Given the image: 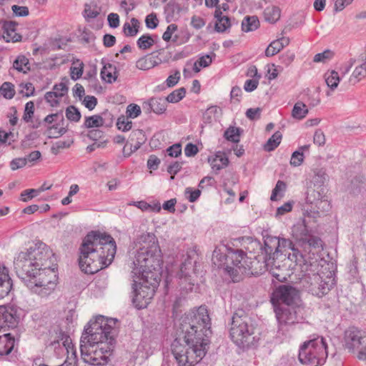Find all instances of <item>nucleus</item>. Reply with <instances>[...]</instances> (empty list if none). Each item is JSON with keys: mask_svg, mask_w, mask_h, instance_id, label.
I'll use <instances>...</instances> for the list:
<instances>
[{"mask_svg": "<svg viewBox=\"0 0 366 366\" xmlns=\"http://www.w3.org/2000/svg\"><path fill=\"white\" fill-rule=\"evenodd\" d=\"M325 81L328 87H330L332 90H334L337 87L340 77L336 71L332 70L327 71L325 73Z\"/></svg>", "mask_w": 366, "mask_h": 366, "instance_id": "nucleus-38", "label": "nucleus"}, {"mask_svg": "<svg viewBox=\"0 0 366 366\" xmlns=\"http://www.w3.org/2000/svg\"><path fill=\"white\" fill-rule=\"evenodd\" d=\"M179 337L172 344L177 366H193L206 355L212 334L211 320L206 307L186 314L181 319Z\"/></svg>", "mask_w": 366, "mask_h": 366, "instance_id": "nucleus-1", "label": "nucleus"}, {"mask_svg": "<svg viewBox=\"0 0 366 366\" xmlns=\"http://www.w3.org/2000/svg\"><path fill=\"white\" fill-rule=\"evenodd\" d=\"M240 134L241 129L239 128L230 127L224 132V137L230 142L238 143Z\"/></svg>", "mask_w": 366, "mask_h": 366, "instance_id": "nucleus-45", "label": "nucleus"}, {"mask_svg": "<svg viewBox=\"0 0 366 366\" xmlns=\"http://www.w3.org/2000/svg\"><path fill=\"white\" fill-rule=\"evenodd\" d=\"M231 26L230 19L227 16L221 18L216 21L215 30L217 32H224Z\"/></svg>", "mask_w": 366, "mask_h": 366, "instance_id": "nucleus-55", "label": "nucleus"}, {"mask_svg": "<svg viewBox=\"0 0 366 366\" xmlns=\"http://www.w3.org/2000/svg\"><path fill=\"white\" fill-rule=\"evenodd\" d=\"M135 252L132 266L134 278L132 302L138 310L146 308L153 298L161 280L162 252L154 235Z\"/></svg>", "mask_w": 366, "mask_h": 366, "instance_id": "nucleus-2", "label": "nucleus"}, {"mask_svg": "<svg viewBox=\"0 0 366 366\" xmlns=\"http://www.w3.org/2000/svg\"><path fill=\"white\" fill-rule=\"evenodd\" d=\"M142 107L147 114L154 112L157 114H162L167 110V103L162 97H152L142 104Z\"/></svg>", "mask_w": 366, "mask_h": 366, "instance_id": "nucleus-21", "label": "nucleus"}, {"mask_svg": "<svg viewBox=\"0 0 366 366\" xmlns=\"http://www.w3.org/2000/svg\"><path fill=\"white\" fill-rule=\"evenodd\" d=\"M327 343L323 337L313 336L300 345L298 359L304 365H322L327 357Z\"/></svg>", "mask_w": 366, "mask_h": 366, "instance_id": "nucleus-6", "label": "nucleus"}, {"mask_svg": "<svg viewBox=\"0 0 366 366\" xmlns=\"http://www.w3.org/2000/svg\"><path fill=\"white\" fill-rule=\"evenodd\" d=\"M277 258L276 257L267 255L261 252V254L258 255L256 260L252 262L254 263V267L249 270V274H259L268 270L278 281L282 282L285 280V277L280 272V265L276 264L275 259Z\"/></svg>", "mask_w": 366, "mask_h": 366, "instance_id": "nucleus-12", "label": "nucleus"}, {"mask_svg": "<svg viewBox=\"0 0 366 366\" xmlns=\"http://www.w3.org/2000/svg\"><path fill=\"white\" fill-rule=\"evenodd\" d=\"M355 354L360 360H366V334L356 347Z\"/></svg>", "mask_w": 366, "mask_h": 366, "instance_id": "nucleus-52", "label": "nucleus"}, {"mask_svg": "<svg viewBox=\"0 0 366 366\" xmlns=\"http://www.w3.org/2000/svg\"><path fill=\"white\" fill-rule=\"evenodd\" d=\"M365 78H366V56L363 59L362 63L355 67L349 81L354 85Z\"/></svg>", "mask_w": 366, "mask_h": 366, "instance_id": "nucleus-32", "label": "nucleus"}, {"mask_svg": "<svg viewBox=\"0 0 366 366\" xmlns=\"http://www.w3.org/2000/svg\"><path fill=\"white\" fill-rule=\"evenodd\" d=\"M72 143L73 140L71 139L66 141H58L51 146V152L53 154L56 155L59 153L61 149L69 148Z\"/></svg>", "mask_w": 366, "mask_h": 366, "instance_id": "nucleus-53", "label": "nucleus"}, {"mask_svg": "<svg viewBox=\"0 0 366 366\" xmlns=\"http://www.w3.org/2000/svg\"><path fill=\"white\" fill-rule=\"evenodd\" d=\"M287 249L292 250V252L288 254V259L291 262H294L297 266L302 267V264L307 266L305 257L297 249L295 248L292 241L287 239L276 237H267L264 239V246L261 252L277 257L279 253L286 252Z\"/></svg>", "mask_w": 366, "mask_h": 366, "instance_id": "nucleus-8", "label": "nucleus"}, {"mask_svg": "<svg viewBox=\"0 0 366 366\" xmlns=\"http://www.w3.org/2000/svg\"><path fill=\"white\" fill-rule=\"evenodd\" d=\"M17 24L14 21H4L2 26V37L6 42H16L21 36L16 32Z\"/></svg>", "mask_w": 366, "mask_h": 366, "instance_id": "nucleus-25", "label": "nucleus"}, {"mask_svg": "<svg viewBox=\"0 0 366 366\" xmlns=\"http://www.w3.org/2000/svg\"><path fill=\"white\" fill-rule=\"evenodd\" d=\"M193 265L190 260L185 261L181 264L179 272L174 277V280L167 278L166 282L167 286L169 283L172 282L174 284L177 285V287L180 291L186 293L192 291L194 286V281L192 277L191 272L192 270Z\"/></svg>", "mask_w": 366, "mask_h": 366, "instance_id": "nucleus-14", "label": "nucleus"}, {"mask_svg": "<svg viewBox=\"0 0 366 366\" xmlns=\"http://www.w3.org/2000/svg\"><path fill=\"white\" fill-rule=\"evenodd\" d=\"M208 161L212 169L217 172L227 167L229 164L228 158L221 152H217L214 157H209Z\"/></svg>", "mask_w": 366, "mask_h": 366, "instance_id": "nucleus-29", "label": "nucleus"}, {"mask_svg": "<svg viewBox=\"0 0 366 366\" xmlns=\"http://www.w3.org/2000/svg\"><path fill=\"white\" fill-rule=\"evenodd\" d=\"M116 252V242L110 234L92 231L79 248V267L85 273L94 274L113 262Z\"/></svg>", "mask_w": 366, "mask_h": 366, "instance_id": "nucleus-3", "label": "nucleus"}, {"mask_svg": "<svg viewBox=\"0 0 366 366\" xmlns=\"http://www.w3.org/2000/svg\"><path fill=\"white\" fill-rule=\"evenodd\" d=\"M102 64H103V67L101 70L100 74L103 81L107 83H112L116 81L117 78V71L115 65L104 61L102 60Z\"/></svg>", "mask_w": 366, "mask_h": 366, "instance_id": "nucleus-26", "label": "nucleus"}, {"mask_svg": "<svg viewBox=\"0 0 366 366\" xmlns=\"http://www.w3.org/2000/svg\"><path fill=\"white\" fill-rule=\"evenodd\" d=\"M1 94L6 99H12L15 94L14 86L10 82H4L0 87Z\"/></svg>", "mask_w": 366, "mask_h": 366, "instance_id": "nucleus-50", "label": "nucleus"}, {"mask_svg": "<svg viewBox=\"0 0 366 366\" xmlns=\"http://www.w3.org/2000/svg\"><path fill=\"white\" fill-rule=\"evenodd\" d=\"M137 44L139 49L146 50L154 44V41L150 35L144 34L139 38Z\"/></svg>", "mask_w": 366, "mask_h": 366, "instance_id": "nucleus-49", "label": "nucleus"}, {"mask_svg": "<svg viewBox=\"0 0 366 366\" xmlns=\"http://www.w3.org/2000/svg\"><path fill=\"white\" fill-rule=\"evenodd\" d=\"M282 137V133L279 131L276 132L264 145V150L267 152L273 151L280 145Z\"/></svg>", "mask_w": 366, "mask_h": 366, "instance_id": "nucleus-36", "label": "nucleus"}, {"mask_svg": "<svg viewBox=\"0 0 366 366\" xmlns=\"http://www.w3.org/2000/svg\"><path fill=\"white\" fill-rule=\"evenodd\" d=\"M212 59L209 55H203L200 56L197 61L194 62L193 70L194 72L198 73L202 67H207L212 64Z\"/></svg>", "mask_w": 366, "mask_h": 366, "instance_id": "nucleus-47", "label": "nucleus"}, {"mask_svg": "<svg viewBox=\"0 0 366 366\" xmlns=\"http://www.w3.org/2000/svg\"><path fill=\"white\" fill-rule=\"evenodd\" d=\"M14 346V339L11 334H5L0 336V355L9 354Z\"/></svg>", "mask_w": 366, "mask_h": 366, "instance_id": "nucleus-31", "label": "nucleus"}, {"mask_svg": "<svg viewBox=\"0 0 366 366\" xmlns=\"http://www.w3.org/2000/svg\"><path fill=\"white\" fill-rule=\"evenodd\" d=\"M334 56V52L330 49H326L322 53H318L315 55L313 61L316 63L322 62L325 63L330 60Z\"/></svg>", "mask_w": 366, "mask_h": 366, "instance_id": "nucleus-54", "label": "nucleus"}, {"mask_svg": "<svg viewBox=\"0 0 366 366\" xmlns=\"http://www.w3.org/2000/svg\"><path fill=\"white\" fill-rule=\"evenodd\" d=\"M134 139H137L139 141L135 144H134V145L131 144L130 145V150H129V152L127 154L128 156L131 153L134 152L137 150H138L140 148V147L142 144V143H144V139L143 132L142 130L133 131L131 133L130 139H131V141H133Z\"/></svg>", "mask_w": 366, "mask_h": 366, "instance_id": "nucleus-40", "label": "nucleus"}, {"mask_svg": "<svg viewBox=\"0 0 366 366\" xmlns=\"http://www.w3.org/2000/svg\"><path fill=\"white\" fill-rule=\"evenodd\" d=\"M57 282L58 275L54 268L41 269V271L36 274V277L27 280V282H32V284L51 286V284H53L54 286H56Z\"/></svg>", "mask_w": 366, "mask_h": 366, "instance_id": "nucleus-19", "label": "nucleus"}, {"mask_svg": "<svg viewBox=\"0 0 366 366\" xmlns=\"http://www.w3.org/2000/svg\"><path fill=\"white\" fill-rule=\"evenodd\" d=\"M104 124L103 117L100 115H93L87 117L84 121L86 128H94L102 127Z\"/></svg>", "mask_w": 366, "mask_h": 366, "instance_id": "nucleus-43", "label": "nucleus"}, {"mask_svg": "<svg viewBox=\"0 0 366 366\" xmlns=\"http://www.w3.org/2000/svg\"><path fill=\"white\" fill-rule=\"evenodd\" d=\"M297 229L300 232L299 239L302 242V244L305 249H316L322 247V242L321 239L310 234L309 231L305 224L298 225Z\"/></svg>", "mask_w": 366, "mask_h": 366, "instance_id": "nucleus-20", "label": "nucleus"}, {"mask_svg": "<svg viewBox=\"0 0 366 366\" xmlns=\"http://www.w3.org/2000/svg\"><path fill=\"white\" fill-rule=\"evenodd\" d=\"M264 16L267 21L274 24L280 18V10L277 6H269L264 9Z\"/></svg>", "mask_w": 366, "mask_h": 366, "instance_id": "nucleus-34", "label": "nucleus"}, {"mask_svg": "<svg viewBox=\"0 0 366 366\" xmlns=\"http://www.w3.org/2000/svg\"><path fill=\"white\" fill-rule=\"evenodd\" d=\"M56 121H61L62 122V126L59 127L60 124H54L53 126L48 127L49 131L54 130L53 137L55 138L62 136L67 131L66 128L63 127L64 120V116H63L62 112H56L55 114H49L44 119V122L48 124H51L53 122H56Z\"/></svg>", "mask_w": 366, "mask_h": 366, "instance_id": "nucleus-22", "label": "nucleus"}, {"mask_svg": "<svg viewBox=\"0 0 366 366\" xmlns=\"http://www.w3.org/2000/svg\"><path fill=\"white\" fill-rule=\"evenodd\" d=\"M308 113L307 106L302 102H297L293 107L292 115L295 119H302Z\"/></svg>", "mask_w": 366, "mask_h": 366, "instance_id": "nucleus-39", "label": "nucleus"}, {"mask_svg": "<svg viewBox=\"0 0 366 366\" xmlns=\"http://www.w3.org/2000/svg\"><path fill=\"white\" fill-rule=\"evenodd\" d=\"M365 333L355 327H350L345 331L344 347L349 352L355 354V348Z\"/></svg>", "mask_w": 366, "mask_h": 366, "instance_id": "nucleus-18", "label": "nucleus"}, {"mask_svg": "<svg viewBox=\"0 0 366 366\" xmlns=\"http://www.w3.org/2000/svg\"><path fill=\"white\" fill-rule=\"evenodd\" d=\"M366 181L365 178L362 175L355 177L351 181V190L353 193H357L365 190Z\"/></svg>", "mask_w": 366, "mask_h": 366, "instance_id": "nucleus-42", "label": "nucleus"}, {"mask_svg": "<svg viewBox=\"0 0 366 366\" xmlns=\"http://www.w3.org/2000/svg\"><path fill=\"white\" fill-rule=\"evenodd\" d=\"M222 114V109L219 107L211 106L208 107L203 114V122L209 124L217 122Z\"/></svg>", "mask_w": 366, "mask_h": 366, "instance_id": "nucleus-30", "label": "nucleus"}, {"mask_svg": "<svg viewBox=\"0 0 366 366\" xmlns=\"http://www.w3.org/2000/svg\"><path fill=\"white\" fill-rule=\"evenodd\" d=\"M323 189L309 187L307 191L306 203L311 205V211L319 213L320 212H327L330 209V202L324 199L322 195Z\"/></svg>", "mask_w": 366, "mask_h": 366, "instance_id": "nucleus-16", "label": "nucleus"}, {"mask_svg": "<svg viewBox=\"0 0 366 366\" xmlns=\"http://www.w3.org/2000/svg\"><path fill=\"white\" fill-rule=\"evenodd\" d=\"M27 287L35 294L41 296V297H48L55 290L56 286H54L53 284L51 285H36L32 284V282H26Z\"/></svg>", "mask_w": 366, "mask_h": 366, "instance_id": "nucleus-28", "label": "nucleus"}, {"mask_svg": "<svg viewBox=\"0 0 366 366\" xmlns=\"http://www.w3.org/2000/svg\"><path fill=\"white\" fill-rule=\"evenodd\" d=\"M83 74V66L82 63L79 66H71L70 68V76L71 79L76 81L79 79Z\"/></svg>", "mask_w": 366, "mask_h": 366, "instance_id": "nucleus-63", "label": "nucleus"}, {"mask_svg": "<svg viewBox=\"0 0 366 366\" xmlns=\"http://www.w3.org/2000/svg\"><path fill=\"white\" fill-rule=\"evenodd\" d=\"M27 164V159L26 157L16 158L10 162L11 169L15 171L18 169L24 167Z\"/></svg>", "mask_w": 366, "mask_h": 366, "instance_id": "nucleus-59", "label": "nucleus"}, {"mask_svg": "<svg viewBox=\"0 0 366 366\" xmlns=\"http://www.w3.org/2000/svg\"><path fill=\"white\" fill-rule=\"evenodd\" d=\"M286 189L287 184L285 182L282 180H278L274 188L272 189L270 199L272 201H276L283 197Z\"/></svg>", "mask_w": 366, "mask_h": 366, "instance_id": "nucleus-41", "label": "nucleus"}, {"mask_svg": "<svg viewBox=\"0 0 366 366\" xmlns=\"http://www.w3.org/2000/svg\"><path fill=\"white\" fill-rule=\"evenodd\" d=\"M297 310H299L298 307L281 305L274 307V312L280 329L284 326L292 325L299 322Z\"/></svg>", "mask_w": 366, "mask_h": 366, "instance_id": "nucleus-17", "label": "nucleus"}, {"mask_svg": "<svg viewBox=\"0 0 366 366\" xmlns=\"http://www.w3.org/2000/svg\"><path fill=\"white\" fill-rule=\"evenodd\" d=\"M113 320L98 316L90 320L84 327L80 340V344L88 345H102L101 343L114 344L116 330Z\"/></svg>", "mask_w": 366, "mask_h": 366, "instance_id": "nucleus-5", "label": "nucleus"}, {"mask_svg": "<svg viewBox=\"0 0 366 366\" xmlns=\"http://www.w3.org/2000/svg\"><path fill=\"white\" fill-rule=\"evenodd\" d=\"M14 68L18 71L27 73L30 70V64L29 59L24 56H19L14 61Z\"/></svg>", "mask_w": 366, "mask_h": 366, "instance_id": "nucleus-37", "label": "nucleus"}, {"mask_svg": "<svg viewBox=\"0 0 366 366\" xmlns=\"http://www.w3.org/2000/svg\"><path fill=\"white\" fill-rule=\"evenodd\" d=\"M212 260L219 268H223L234 282H239L245 274L254 267L246 253L242 249H229L227 255L222 254L219 249L216 248L212 253Z\"/></svg>", "mask_w": 366, "mask_h": 366, "instance_id": "nucleus-4", "label": "nucleus"}, {"mask_svg": "<svg viewBox=\"0 0 366 366\" xmlns=\"http://www.w3.org/2000/svg\"><path fill=\"white\" fill-rule=\"evenodd\" d=\"M12 285L8 268L0 263V299L9 295Z\"/></svg>", "mask_w": 366, "mask_h": 366, "instance_id": "nucleus-24", "label": "nucleus"}, {"mask_svg": "<svg viewBox=\"0 0 366 366\" xmlns=\"http://www.w3.org/2000/svg\"><path fill=\"white\" fill-rule=\"evenodd\" d=\"M290 44V39L288 37L282 36L272 41L265 50V55L267 56H272L279 53L284 47L288 46Z\"/></svg>", "mask_w": 366, "mask_h": 366, "instance_id": "nucleus-27", "label": "nucleus"}, {"mask_svg": "<svg viewBox=\"0 0 366 366\" xmlns=\"http://www.w3.org/2000/svg\"><path fill=\"white\" fill-rule=\"evenodd\" d=\"M139 22L135 19L132 18L131 22H126L123 26V31L127 36H134L139 31Z\"/></svg>", "mask_w": 366, "mask_h": 366, "instance_id": "nucleus-35", "label": "nucleus"}, {"mask_svg": "<svg viewBox=\"0 0 366 366\" xmlns=\"http://www.w3.org/2000/svg\"><path fill=\"white\" fill-rule=\"evenodd\" d=\"M45 100L51 107H56L61 99V95H56V92H48L44 95Z\"/></svg>", "mask_w": 366, "mask_h": 366, "instance_id": "nucleus-58", "label": "nucleus"}, {"mask_svg": "<svg viewBox=\"0 0 366 366\" xmlns=\"http://www.w3.org/2000/svg\"><path fill=\"white\" fill-rule=\"evenodd\" d=\"M327 174L322 169H316L314 171V175L312 179V183L314 187H317V189H321V187L324 184L326 180Z\"/></svg>", "mask_w": 366, "mask_h": 366, "instance_id": "nucleus-44", "label": "nucleus"}, {"mask_svg": "<svg viewBox=\"0 0 366 366\" xmlns=\"http://www.w3.org/2000/svg\"><path fill=\"white\" fill-rule=\"evenodd\" d=\"M306 265L302 264V267H300L301 271L305 272L302 280L304 287L312 295L321 297L330 290L332 286V280L329 278L326 281L322 280V277L318 273L312 272L311 274L310 272H315L312 268L317 267V264L310 263L308 264L306 262Z\"/></svg>", "mask_w": 366, "mask_h": 366, "instance_id": "nucleus-10", "label": "nucleus"}, {"mask_svg": "<svg viewBox=\"0 0 366 366\" xmlns=\"http://www.w3.org/2000/svg\"><path fill=\"white\" fill-rule=\"evenodd\" d=\"M18 322L19 317L13 308L0 306V328L5 326L14 327Z\"/></svg>", "mask_w": 366, "mask_h": 366, "instance_id": "nucleus-23", "label": "nucleus"}, {"mask_svg": "<svg viewBox=\"0 0 366 366\" xmlns=\"http://www.w3.org/2000/svg\"><path fill=\"white\" fill-rule=\"evenodd\" d=\"M300 300V292L290 285L280 286L274 291L271 297L274 307L278 305L297 307Z\"/></svg>", "mask_w": 366, "mask_h": 366, "instance_id": "nucleus-13", "label": "nucleus"}, {"mask_svg": "<svg viewBox=\"0 0 366 366\" xmlns=\"http://www.w3.org/2000/svg\"><path fill=\"white\" fill-rule=\"evenodd\" d=\"M34 113V104L33 102L30 101L28 102L24 108V112L23 115V120L25 122H29L31 121V119L33 117Z\"/></svg>", "mask_w": 366, "mask_h": 366, "instance_id": "nucleus-57", "label": "nucleus"}, {"mask_svg": "<svg viewBox=\"0 0 366 366\" xmlns=\"http://www.w3.org/2000/svg\"><path fill=\"white\" fill-rule=\"evenodd\" d=\"M154 61L151 57H142L137 60L136 66L141 70H148L154 66Z\"/></svg>", "mask_w": 366, "mask_h": 366, "instance_id": "nucleus-48", "label": "nucleus"}, {"mask_svg": "<svg viewBox=\"0 0 366 366\" xmlns=\"http://www.w3.org/2000/svg\"><path fill=\"white\" fill-rule=\"evenodd\" d=\"M34 258L36 265L39 270L51 269V265L55 260L52 250L44 243H40L34 248L28 249Z\"/></svg>", "mask_w": 366, "mask_h": 366, "instance_id": "nucleus-15", "label": "nucleus"}, {"mask_svg": "<svg viewBox=\"0 0 366 366\" xmlns=\"http://www.w3.org/2000/svg\"><path fill=\"white\" fill-rule=\"evenodd\" d=\"M99 14V11L97 7L92 8L89 5H86L84 11V16L86 19H95Z\"/></svg>", "mask_w": 366, "mask_h": 366, "instance_id": "nucleus-62", "label": "nucleus"}, {"mask_svg": "<svg viewBox=\"0 0 366 366\" xmlns=\"http://www.w3.org/2000/svg\"><path fill=\"white\" fill-rule=\"evenodd\" d=\"M34 262V259L29 250L20 252L14 261V269L16 274L26 282L29 279L36 277V274H37L40 270Z\"/></svg>", "mask_w": 366, "mask_h": 366, "instance_id": "nucleus-11", "label": "nucleus"}, {"mask_svg": "<svg viewBox=\"0 0 366 366\" xmlns=\"http://www.w3.org/2000/svg\"><path fill=\"white\" fill-rule=\"evenodd\" d=\"M254 330L251 317L244 311L240 310L233 315L229 335L232 340L238 347L245 348L252 344Z\"/></svg>", "mask_w": 366, "mask_h": 366, "instance_id": "nucleus-7", "label": "nucleus"}, {"mask_svg": "<svg viewBox=\"0 0 366 366\" xmlns=\"http://www.w3.org/2000/svg\"><path fill=\"white\" fill-rule=\"evenodd\" d=\"M141 114V108L139 105L131 104L127 108V116L129 118H136Z\"/></svg>", "mask_w": 366, "mask_h": 366, "instance_id": "nucleus-60", "label": "nucleus"}, {"mask_svg": "<svg viewBox=\"0 0 366 366\" xmlns=\"http://www.w3.org/2000/svg\"><path fill=\"white\" fill-rule=\"evenodd\" d=\"M128 116H121L117 119V127L122 132H127L132 129V122L129 119Z\"/></svg>", "mask_w": 366, "mask_h": 366, "instance_id": "nucleus-51", "label": "nucleus"}, {"mask_svg": "<svg viewBox=\"0 0 366 366\" xmlns=\"http://www.w3.org/2000/svg\"><path fill=\"white\" fill-rule=\"evenodd\" d=\"M304 160L303 152L300 151H295L292 154L290 159V164L294 167H298L302 164Z\"/></svg>", "mask_w": 366, "mask_h": 366, "instance_id": "nucleus-61", "label": "nucleus"}, {"mask_svg": "<svg viewBox=\"0 0 366 366\" xmlns=\"http://www.w3.org/2000/svg\"><path fill=\"white\" fill-rule=\"evenodd\" d=\"M66 118L73 122H79L81 118L80 112L74 106H69L66 109Z\"/></svg>", "mask_w": 366, "mask_h": 366, "instance_id": "nucleus-56", "label": "nucleus"}, {"mask_svg": "<svg viewBox=\"0 0 366 366\" xmlns=\"http://www.w3.org/2000/svg\"><path fill=\"white\" fill-rule=\"evenodd\" d=\"M259 26V21L256 16H247L242 22V29L244 32L256 30Z\"/></svg>", "mask_w": 366, "mask_h": 366, "instance_id": "nucleus-33", "label": "nucleus"}, {"mask_svg": "<svg viewBox=\"0 0 366 366\" xmlns=\"http://www.w3.org/2000/svg\"><path fill=\"white\" fill-rule=\"evenodd\" d=\"M102 345L80 344L81 357L85 366H106L109 362L114 345L101 343Z\"/></svg>", "mask_w": 366, "mask_h": 366, "instance_id": "nucleus-9", "label": "nucleus"}, {"mask_svg": "<svg viewBox=\"0 0 366 366\" xmlns=\"http://www.w3.org/2000/svg\"><path fill=\"white\" fill-rule=\"evenodd\" d=\"M186 94V89L184 87L179 88L171 92L167 97V103H177L182 100Z\"/></svg>", "mask_w": 366, "mask_h": 366, "instance_id": "nucleus-46", "label": "nucleus"}, {"mask_svg": "<svg viewBox=\"0 0 366 366\" xmlns=\"http://www.w3.org/2000/svg\"><path fill=\"white\" fill-rule=\"evenodd\" d=\"M11 10L14 14L17 16H26L29 15V9L26 6H21L18 5H13Z\"/></svg>", "mask_w": 366, "mask_h": 366, "instance_id": "nucleus-64", "label": "nucleus"}]
</instances>
